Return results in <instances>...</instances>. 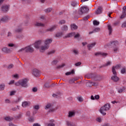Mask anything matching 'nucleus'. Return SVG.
<instances>
[{"label": "nucleus", "instance_id": "obj_63", "mask_svg": "<svg viewBox=\"0 0 126 126\" xmlns=\"http://www.w3.org/2000/svg\"><path fill=\"white\" fill-rule=\"evenodd\" d=\"M123 12H125V13H126V6H125L124 7H123Z\"/></svg>", "mask_w": 126, "mask_h": 126}, {"label": "nucleus", "instance_id": "obj_31", "mask_svg": "<svg viewBox=\"0 0 126 126\" xmlns=\"http://www.w3.org/2000/svg\"><path fill=\"white\" fill-rule=\"evenodd\" d=\"M67 126H75V124L71 122L66 121Z\"/></svg>", "mask_w": 126, "mask_h": 126}, {"label": "nucleus", "instance_id": "obj_54", "mask_svg": "<svg viewBox=\"0 0 126 126\" xmlns=\"http://www.w3.org/2000/svg\"><path fill=\"white\" fill-rule=\"evenodd\" d=\"M33 109H34V110H39V109H40V106H39L38 105H35L34 107H33Z\"/></svg>", "mask_w": 126, "mask_h": 126}, {"label": "nucleus", "instance_id": "obj_46", "mask_svg": "<svg viewBox=\"0 0 126 126\" xmlns=\"http://www.w3.org/2000/svg\"><path fill=\"white\" fill-rule=\"evenodd\" d=\"M56 53V50H51L50 51L48 52V55H52L53 54H55Z\"/></svg>", "mask_w": 126, "mask_h": 126}, {"label": "nucleus", "instance_id": "obj_1", "mask_svg": "<svg viewBox=\"0 0 126 126\" xmlns=\"http://www.w3.org/2000/svg\"><path fill=\"white\" fill-rule=\"evenodd\" d=\"M119 41H113L111 42L110 43H108L106 44L105 46V48H107V47H111V48H113V51L114 53H117L118 51H119Z\"/></svg>", "mask_w": 126, "mask_h": 126}, {"label": "nucleus", "instance_id": "obj_40", "mask_svg": "<svg viewBox=\"0 0 126 126\" xmlns=\"http://www.w3.org/2000/svg\"><path fill=\"white\" fill-rule=\"evenodd\" d=\"M74 73V70H72L71 72H67L65 73V75H70V74H73Z\"/></svg>", "mask_w": 126, "mask_h": 126}, {"label": "nucleus", "instance_id": "obj_14", "mask_svg": "<svg viewBox=\"0 0 126 126\" xmlns=\"http://www.w3.org/2000/svg\"><path fill=\"white\" fill-rule=\"evenodd\" d=\"M41 44H42V41L41 40L36 42L34 43V48L36 49H39L40 48V46H41Z\"/></svg>", "mask_w": 126, "mask_h": 126}, {"label": "nucleus", "instance_id": "obj_29", "mask_svg": "<svg viewBox=\"0 0 126 126\" xmlns=\"http://www.w3.org/2000/svg\"><path fill=\"white\" fill-rule=\"evenodd\" d=\"M100 31V28H95L93 31L92 32H89V34H92L93 33H94L95 32H99Z\"/></svg>", "mask_w": 126, "mask_h": 126}, {"label": "nucleus", "instance_id": "obj_18", "mask_svg": "<svg viewBox=\"0 0 126 126\" xmlns=\"http://www.w3.org/2000/svg\"><path fill=\"white\" fill-rule=\"evenodd\" d=\"M75 35V32H70L68 34H67L64 37V38H70Z\"/></svg>", "mask_w": 126, "mask_h": 126}, {"label": "nucleus", "instance_id": "obj_55", "mask_svg": "<svg viewBox=\"0 0 126 126\" xmlns=\"http://www.w3.org/2000/svg\"><path fill=\"white\" fill-rule=\"evenodd\" d=\"M90 17V16H87L84 17L83 20H84V21H87V20H88V19H89Z\"/></svg>", "mask_w": 126, "mask_h": 126}, {"label": "nucleus", "instance_id": "obj_28", "mask_svg": "<svg viewBox=\"0 0 126 126\" xmlns=\"http://www.w3.org/2000/svg\"><path fill=\"white\" fill-rule=\"evenodd\" d=\"M71 26V30H76V29H77L78 27L74 24H72L70 25Z\"/></svg>", "mask_w": 126, "mask_h": 126}, {"label": "nucleus", "instance_id": "obj_8", "mask_svg": "<svg viewBox=\"0 0 126 126\" xmlns=\"http://www.w3.org/2000/svg\"><path fill=\"white\" fill-rule=\"evenodd\" d=\"M1 9L2 12L6 13V12H7L8 10H9V5H3L1 7Z\"/></svg>", "mask_w": 126, "mask_h": 126}, {"label": "nucleus", "instance_id": "obj_2", "mask_svg": "<svg viewBox=\"0 0 126 126\" xmlns=\"http://www.w3.org/2000/svg\"><path fill=\"white\" fill-rule=\"evenodd\" d=\"M110 109H111V105L109 103H107L100 108L99 112H100L103 116H106V112L109 111Z\"/></svg>", "mask_w": 126, "mask_h": 126}, {"label": "nucleus", "instance_id": "obj_25", "mask_svg": "<svg viewBox=\"0 0 126 126\" xmlns=\"http://www.w3.org/2000/svg\"><path fill=\"white\" fill-rule=\"evenodd\" d=\"M74 116H75V112L70 111L69 112L68 117H69V118H72V117H74Z\"/></svg>", "mask_w": 126, "mask_h": 126}, {"label": "nucleus", "instance_id": "obj_34", "mask_svg": "<svg viewBox=\"0 0 126 126\" xmlns=\"http://www.w3.org/2000/svg\"><path fill=\"white\" fill-rule=\"evenodd\" d=\"M52 10H53V8H48L44 10V11H45V12H46V13H49L51 12V11H52Z\"/></svg>", "mask_w": 126, "mask_h": 126}, {"label": "nucleus", "instance_id": "obj_58", "mask_svg": "<svg viewBox=\"0 0 126 126\" xmlns=\"http://www.w3.org/2000/svg\"><path fill=\"white\" fill-rule=\"evenodd\" d=\"M58 62L59 61H58V60H54L52 62V64L56 65L57 63H58Z\"/></svg>", "mask_w": 126, "mask_h": 126}, {"label": "nucleus", "instance_id": "obj_22", "mask_svg": "<svg viewBox=\"0 0 126 126\" xmlns=\"http://www.w3.org/2000/svg\"><path fill=\"white\" fill-rule=\"evenodd\" d=\"M103 10V8L101 7H98L97 10L95 12L96 14H100L102 13V11Z\"/></svg>", "mask_w": 126, "mask_h": 126}, {"label": "nucleus", "instance_id": "obj_10", "mask_svg": "<svg viewBox=\"0 0 126 126\" xmlns=\"http://www.w3.org/2000/svg\"><path fill=\"white\" fill-rule=\"evenodd\" d=\"M49 47L50 45L45 44V45L41 46L40 48V52L41 53H44V52H45L46 50H48Z\"/></svg>", "mask_w": 126, "mask_h": 126}, {"label": "nucleus", "instance_id": "obj_53", "mask_svg": "<svg viewBox=\"0 0 126 126\" xmlns=\"http://www.w3.org/2000/svg\"><path fill=\"white\" fill-rule=\"evenodd\" d=\"M126 16V13H125L123 12V14L121 16V19H123V18H125V17Z\"/></svg>", "mask_w": 126, "mask_h": 126}, {"label": "nucleus", "instance_id": "obj_52", "mask_svg": "<svg viewBox=\"0 0 126 126\" xmlns=\"http://www.w3.org/2000/svg\"><path fill=\"white\" fill-rule=\"evenodd\" d=\"M29 121L31 123H33V122H34V118H33V117H30L29 118Z\"/></svg>", "mask_w": 126, "mask_h": 126}, {"label": "nucleus", "instance_id": "obj_3", "mask_svg": "<svg viewBox=\"0 0 126 126\" xmlns=\"http://www.w3.org/2000/svg\"><path fill=\"white\" fill-rule=\"evenodd\" d=\"M16 86H22V87H27V79H22L15 83Z\"/></svg>", "mask_w": 126, "mask_h": 126}, {"label": "nucleus", "instance_id": "obj_32", "mask_svg": "<svg viewBox=\"0 0 126 126\" xmlns=\"http://www.w3.org/2000/svg\"><path fill=\"white\" fill-rule=\"evenodd\" d=\"M126 90V88L125 87H123L122 88L119 89L118 91V93H123L124 91Z\"/></svg>", "mask_w": 126, "mask_h": 126}, {"label": "nucleus", "instance_id": "obj_9", "mask_svg": "<svg viewBox=\"0 0 126 126\" xmlns=\"http://www.w3.org/2000/svg\"><path fill=\"white\" fill-rule=\"evenodd\" d=\"M10 18L8 16H4L0 19V21L1 22H4V23L8 22V21L10 20Z\"/></svg>", "mask_w": 126, "mask_h": 126}, {"label": "nucleus", "instance_id": "obj_62", "mask_svg": "<svg viewBox=\"0 0 126 126\" xmlns=\"http://www.w3.org/2000/svg\"><path fill=\"white\" fill-rule=\"evenodd\" d=\"M32 91L33 92H37V91H38V89H37V88L34 87L32 88Z\"/></svg>", "mask_w": 126, "mask_h": 126}, {"label": "nucleus", "instance_id": "obj_27", "mask_svg": "<svg viewBox=\"0 0 126 126\" xmlns=\"http://www.w3.org/2000/svg\"><path fill=\"white\" fill-rule=\"evenodd\" d=\"M95 45H96V43H93L90 44H88V48L89 49V50L90 51V50H91V49H92V48H93V47H94V46H95Z\"/></svg>", "mask_w": 126, "mask_h": 126}, {"label": "nucleus", "instance_id": "obj_47", "mask_svg": "<svg viewBox=\"0 0 126 126\" xmlns=\"http://www.w3.org/2000/svg\"><path fill=\"white\" fill-rule=\"evenodd\" d=\"M63 35V32H59L58 33H57L55 35V37H62V36Z\"/></svg>", "mask_w": 126, "mask_h": 126}, {"label": "nucleus", "instance_id": "obj_56", "mask_svg": "<svg viewBox=\"0 0 126 126\" xmlns=\"http://www.w3.org/2000/svg\"><path fill=\"white\" fill-rule=\"evenodd\" d=\"M15 93H16V91H15L11 92V93L10 94V96H12V95H14L15 94Z\"/></svg>", "mask_w": 126, "mask_h": 126}, {"label": "nucleus", "instance_id": "obj_5", "mask_svg": "<svg viewBox=\"0 0 126 126\" xmlns=\"http://www.w3.org/2000/svg\"><path fill=\"white\" fill-rule=\"evenodd\" d=\"M86 85L87 86V87H91V86H98L99 83L95 82H89L86 83Z\"/></svg>", "mask_w": 126, "mask_h": 126}, {"label": "nucleus", "instance_id": "obj_17", "mask_svg": "<svg viewBox=\"0 0 126 126\" xmlns=\"http://www.w3.org/2000/svg\"><path fill=\"white\" fill-rule=\"evenodd\" d=\"M103 77L99 75L95 76L94 78L95 81H101Z\"/></svg>", "mask_w": 126, "mask_h": 126}, {"label": "nucleus", "instance_id": "obj_42", "mask_svg": "<svg viewBox=\"0 0 126 126\" xmlns=\"http://www.w3.org/2000/svg\"><path fill=\"white\" fill-rule=\"evenodd\" d=\"M108 30L109 31V35H111V34H112V27L111 26V25H109L108 26Z\"/></svg>", "mask_w": 126, "mask_h": 126}, {"label": "nucleus", "instance_id": "obj_15", "mask_svg": "<svg viewBox=\"0 0 126 126\" xmlns=\"http://www.w3.org/2000/svg\"><path fill=\"white\" fill-rule=\"evenodd\" d=\"M2 52L4 53H5V54H9V53H10L11 51L10 49L6 47H4L2 49Z\"/></svg>", "mask_w": 126, "mask_h": 126}, {"label": "nucleus", "instance_id": "obj_39", "mask_svg": "<svg viewBox=\"0 0 126 126\" xmlns=\"http://www.w3.org/2000/svg\"><path fill=\"white\" fill-rule=\"evenodd\" d=\"M5 87V85H4V84L0 85V91H3V90H4Z\"/></svg>", "mask_w": 126, "mask_h": 126}, {"label": "nucleus", "instance_id": "obj_26", "mask_svg": "<svg viewBox=\"0 0 126 126\" xmlns=\"http://www.w3.org/2000/svg\"><path fill=\"white\" fill-rule=\"evenodd\" d=\"M95 56H99V55H101L102 57H107L108 56V54L107 53H102L100 52H97L95 53Z\"/></svg>", "mask_w": 126, "mask_h": 126}, {"label": "nucleus", "instance_id": "obj_57", "mask_svg": "<svg viewBox=\"0 0 126 126\" xmlns=\"http://www.w3.org/2000/svg\"><path fill=\"white\" fill-rule=\"evenodd\" d=\"M13 66H14L13 64H9V65H8V68L9 69H11V68H13Z\"/></svg>", "mask_w": 126, "mask_h": 126}, {"label": "nucleus", "instance_id": "obj_24", "mask_svg": "<svg viewBox=\"0 0 126 126\" xmlns=\"http://www.w3.org/2000/svg\"><path fill=\"white\" fill-rule=\"evenodd\" d=\"M94 75H95V74L93 73H89L86 75V78H93L94 77Z\"/></svg>", "mask_w": 126, "mask_h": 126}, {"label": "nucleus", "instance_id": "obj_11", "mask_svg": "<svg viewBox=\"0 0 126 126\" xmlns=\"http://www.w3.org/2000/svg\"><path fill=\"white\" fill-rule=\"evenodd\" d=\"M26 53L29 52L30 53H33L34 52V48L31 46H28L25 48Z\"/></svg>", "mask_w": 126, "mask_h": 126}, {"label": "nucleus", "instance_id": "obj_38", "mask_svg": "<svg viewBox=\"0 0 126 126\" xmlns=\"http://www.w3.org/2000/svg\"><path fill=\"white\" fill-rule=\"evenodd\" d=\"M12 37V33L10 32H8L7 33V38H11Z\"/></svg>", "mask_w": 126, "mask_h": 126}, {"label": "nucleus", "instance_id": "obj_60", "mask_svg": "<svg viewBox=\"0 0 126 126\" xmlns=\"http://www.w3.org/2000/svg\"><path fill=\"white\" fill-rule=\"evenodd\" d=\"M73 53H74L75 55H78V50H74Z\"/></svg>", "mask_w": 126, "mask_h": 126}, {"label": "nucleus", "instance_id": "obj_20", "mask_svg": "<svg viewBox=\"0 0 126 126\" xmlns=\"http://www.w3.org/2000/svg\"><path fill=\"white\" fill-rule=\"evenodd\" d=\"M71 5L73 7H76V6H78V2L76 1H72L71 2Z\"/></svg>", "mask_w": 126, "mask_h": 126}, {"label": "nucleus", "instance_id": "obj_6", "mask_svg": "<svg viewBox=\"0 0 126 126\" xmlns=\"http://www.w3.org/2000/svg\"><path fill=\"white\" fill-rule=\"evenodd\" d=\"M32 74L34 75V76L37 77V76H40L41 73L38 69L34 68L32 70Z\"/></svg>", "mask_w": 126, "mask_h": 126}, {"label": "nucleus", "instance_id": "obj_33", "mask_svg": "<svg viewBox=\"0 0 126 126\" xmlns=\"http://www.w3.org/2000/svg\"><path fill=\"white\" fill-rule=\"evenodd\" d=\"M43 87L44 88H51V86L49 83L46 82L45 83Z\"/></svg>", "mask_w": 126, "mask_h": 126}, {"label": "nucleus", "instance_id": "obj_37", "mask_svg": "<svg viewBox=\"0 0 126 126\" xmlns=\"http://www.w3.org/2000/svg\"><path fill=\"white\" fill-rule=\"evenodd\" d=\"M63 31H67L68 30V28L67 27V26L64 25L62 28Z\"/></svg>", "mask_w": 126, "mask_h": 126}, {"label": "nucleus", "instance_id": "obj_21", "mask_svg": "<svg viewBox=\"0 0 126 126\" xmlns=\"http://www.w3.org/2000/svg\"><path fill=\"white\" fill-rule=\"evenodd\" d=\"M54 106L52 103H48L47 104L46 106L45 107V109L46 110H49V109H51Z\"/></svg>", "mask_w": 126, "mask_h": 126}, {"label": "nucleus", "instance_id": "obj_7", "mask_svg": "<svg viewBox=\"0 0 126 126\" xmlns=\"http://www.w3.org/2000/svg\"><path fill=\"white\" fill-rule=\"evenodd\" d=\"M113 75L111 77V80L114 82H118L120 80V78L117 76V73H113Z\"/></svg>", "mask_w": 126, "mask_h": 126}, {"label": "nucleus", "instance_id": "obj_41", "mask_svg": "<svg viewBox=\"0 0 126 126\" xmlns=\"http://www.w3.org/2000/svg\"><path fill=\"white\" fill-rule=\"evenodd\" d=\"M65 65V64H63L62 65H60L59 66H57L56 67V69H60L61 68H63V67Z\"/></svg>", "mask_w": 126, "mask_h": 126}, {"label": "nucleus", "instance_id": "obj_64", "mask_svg": "<svg viewBox=\"0 0 126 126\" xmlns=\"http://www.w3.org/2000/svg\"><path fill=\"white\" fill-rule=\"evenodd\" d=\"M122 27H123V28H125V27H126V22H125L122 25Z\"/></svg>", "mask_w": 126, "mask_h": 126}, {"label": "nucleus", "instance_id": "obj_13", "mask_svg": "<svg viewBox=\"0 0 126 126\" xmlns=\"http://www.w3.org/2000/svg\"><path fill=\"white\" fill-rule=\"evenodd\" d=\"M120 67H121V65H116V66H113L112 68V73H117L116 69H119Z\"/></svg>", "mask_w": 126, "mask_h": 126}, {"label": "nucleus", "instance_id": "obj_35", "mask_svg": "<svg viewBox=\"0 0 126 126\" xmlns=\"http://www.w3.org/2000/svg\"><path fill=\"white\" fill-rule=\"evenodd\" d=\"M54 120H51L50 121V122L51 123H49L48 124V126H55V124L53 123H54Z\"/></svg>", "mask_w": 126, "mask_h": 126}, {"label": "nucleus", "instance_id": "obj_45", "mask_svg": "<svg viewBox=\"0 0 126 126\" xmlns=\"http://www.w3.org/2000/svg\"><path fill=\"white\" fill-rule=\"evenodd\" d=\"M65 23V20H62L59 22V24H60V25H63V24H64Z\"/></svg>", "mask_w": 126, "mask_h": 126}, {"label": "nucleus", "instance_id": "obj_51", "mask_svg": "<svg viewBox=\"0 0 126 126\" xmlns=\"http://www.w3.org/2000/svg\"><path fill=\"white\" fill-rule=\"evenodd\" d=\"M111 63H112V62L108 61L106 63L104 64V66H109V65H111Z\"/></svg>", "mask_w": 126, "mask_h": 126}, {"label": "nucleus", "instance_id": "obj_19", "mask_svg": "<svg viewBox=\"0 0 126 126\" xmlns=\"http://www.w3.org/2000/svg\"><path fill=\"white\" fill-rule=\"evenodd\" d=\"M53 42V39L50 38V39H47L45 41H44V44L45 45H50L51 43Z\"/></svg>", "mask_w": 126, "mask_h": 126}, {"label": "nucleus", "instance_id": "obj_30", "mask_svg": "<svg viewBox=\"0 0 126 126\" xmlns=\"http://www.w3.org/2000/svg\"><path fill=\"white\" fill-rule=\"evenodd\" d=\"M16 39H20V40L23 39L24 38V35L23 34H17L16 35Z\"/></svg>", "mask_w": 126, "mask_h": 126}, {"label": "nucleus", "instance_id": "obj_49", "mask_svg": "<svg viewBox=\"0 0 126 126\" xmlns=\"http://www.w3.org/2000/svg\"><path fill=\"white\" fill-rule=\"evenodd\" d=\"M12 77H14V78H16V79H18L19 78V75L18 74H16L12 75Z\"/></svg>", "mask_w": 126, "mask_h": 126}, {"label": "nucleus", "instance_id": "obj_16", "mask_svg": "<svg viewBox=\"0 0 126 126\" xmlns=\"http://www.w3.org/2000/svg\"><path fill=\"white\" fill-rule=\"evenodd\" d=\"M34 26H35V27H44L45 24L42 23H39L38 22H36L34 24Z\"/></svg>", "mask_w": 126, "mask_h": 126}, {"label": "nucleus", "instance_id": "obj_44", "mask_svg": "<svg viewBox=\"0 0 126 126\" xmlns=\"http://www.w3.org/2000/svg\"><path fill=\"white\" fill-rule=\"evenodd\" d=\"M121 73L122 74H125L126 73V67L123 68L122 69H121Z\"/></svg>", "mask_w": 126, "mask_h": 126}, {"label": "nucleus", "instance_id": "obj_23", "mask_svg": "<svg viewBox=\"0 0 126 126\" xmlns=\"http://www.w3.org/2000/svg\"><path fill=\"white\" fill-rule=\"evenodd\" d=\"M30 105V102H27V101H25L22 103V106L24 108H26V107H28Z\"/></svg>", "mask_w": 126, "mask_h": 126}, {"label": "nucleus", "instance_id": "obj_36", "mask_svg": "<svg viewBox=\"0 0 126 126\" xmlns=\"http://www.w3.org/2000/svg\"><path fill=\"white\" fill-rule=\"evenodd\" d=\"M53 97H54V98H60L61 97V93L58 94H53Z\"/></svg>", "mask_w": 126, "mask_h": 126}, {"label": "nucleus", "instance_id": "obj_43", "mask_svg": "<svg viewBox=\"0 0 126 126\" xmlns=\"http://www.w3.org/2000/svg\"><path fill=\"white\" fill-rule=\"evenodd\" d=\"M93 24H94V25L98 26V25H99L100 24V22H99L98 21H97L96 20H94L93 21Z\"/></svg>", "mask_w": 126, "mask_h": 126}, {"label": "nucleus", "instance_id": "obj_59", "mask_svg": "<svg viewBox=\"0 0 126 126\" xmlns=\"http://www.w3.org/2000/svg\"><path fill=\"white\" fill-rule=\"evenodd\" d=\"M4 120L5 121H11V118H10L9 117H5Z\"/></svg>", "mask_w": 126, "mask_h": 126}, {"label": "nucleus", "instance_id": "obj_61", "mask_svg": "<svg viewBox=\"0 0 126 126\" xmlns=\"http://www.w3.org/2000/svg\"><path fill=\"white\" fill-rule=\"evenodd\" d=\"M81 64V62H78L76 63H75V65L76 66H79V65H80Z\"/></svg>", "mask_w": 126, "mask_h": 126}, {"label": "nucleus", "instance_id": "obj_4", "mask_svg": "<svg viewBox=\"0 0 126 126\" xmlns=\"http://www.w3.org/2000/svg\"><path fill=\"white\" fill-rule=\"evenodd\" d=\"M89 10V8H87V7L83 6L79 9L78 13L80 14V15H82L83 13H87Z\"/></svg>", "mask_w": 126, "mask_h": 126}, {"label": "nucleus", "instance_id": "obj_50", "mask_svg": "<svg viewBox=\"0 0 126 126\" xmlns=\"http://www.w3.org/2000/svg\"><path fill=\"white\" fill-rule=\"evenodd\" d=\"M77 99L79 102H83V98L81 96L77 97Z\"/></svg>", "mask_w": 126, "mask_h": 126}, {"label": "nucleus", "instance_id": "obj_48", "mask_svg": "<svg viewBox=\"0 0 126 126\" xmlns=\"http://www.w3.org/2000/svg\"><path fill=\"white\" fill-rule=\"evenodd\" d=\"M21 117H22V115L18 114L17 116H16L15 117V118L16 119V120H18V119H21Z\"/></svg>", "mask_w": 126, "mask_h": 126}, {"label": "nucleus", "instance_id": "obj_12", "mask_svg": "<svg viewBox=\"0 0 126 126\" xmlns=\"http://www.w3.org/2000/svg\"><path fill=\"white\" fill-rule=\"evenodd\" d=\"M55 29H57V26L56 25H54L52 27H51V28L46 29V32H49V31L50 32H53V31H54Z\"/></svg>", "mask_w": 126, "mask_h": 126}]
</instances>
